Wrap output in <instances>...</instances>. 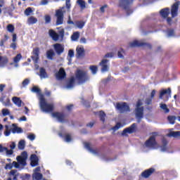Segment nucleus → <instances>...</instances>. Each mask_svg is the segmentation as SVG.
<instances>
[{
	"mask_svg": "<svg viewBox=\"0 0 180 180\" xmlns=\"http://www.w3.org/2000/svg\"><path fill=\"white\" fill-rule=\"evenodd\" d=\"M133 5V0H119V8H122L123 11L127 12V15L133 13L131 6Z\"/></svg>",
	"mask_w": 180,
	"mask_h": 180,
	"instance_id": "f257e3e1",
	"label": "nucleus"
},
{
	"mask_svg": "<svg viewBox=\"0 0 180 180\" xmlns=\"http://www.w3.org/2000/svg\"><path fill=\"white\" fill-rule=\"evenodd\" d=\"M39 106L41 110H42V112H45L46 113H50L54 110V105L47 103V101H46V98H44V97L40 98Z\"/></svg>",
	"mask_w": 180,
	"mask_h": 180,
	"instance_id": "f03ea898",
	"label": "nucleus"
},
{
	"mask_svg": "<svg viewBox=\"0 0 180 180\" xmlns=\"http://www.w3.org/2000/svg\"><path fill=\"white\" fill-rule=\"evenodd\" d=\"M75 79L79 84H84L88 81V75L82 70H77L75 73Z\"/></svg>",
	"mask_w": 180,
	"mask_h": 180,
	"instance_id": "7ed1b4c3",
	"label": "nucleus"
},
{
	"mask_svg": "<svg viewBox=\"0 0 180 180\" xmlns=\"http://www.w3.org/2000/svg\"><path fill=\"white\" fill-rule=\"evenodd\" d=\"M49 33L50 37H51V39L54 41H58V39H60V37L61 40L64 39V36L65 34V31L64 30V29H62V30L58 31L59 34H58L56 32V31H54V30H49Z\"/></svg>",
	"mask_w": 180,
	"mask_h": 180,
	"instance_id": "20e7f679",
	"label": "nucleus"
},
{
	"mask_svg": "<svg viewBox=\"0 0 180 180\" xmlns=\"http://www.w3.org/2000/svg\"><path fill=\"white\" fill-rule=\"evenodd\" d=\"M63 9H64V7L56 11L55 16L56 17V26L64 23V12L63 11Z\"/></svg>",
	"mask_w": 180,
	"mask_h": 180,
	"instance_id": "39448f33",
	"label": "nucleus"
},
{
	"mask_svg": "<svg viewBox=\"0 0 180 180\" xmlns=\"http://www.w3.org/2000/svg\"><path fill=\"white\" fill-rule=\"evenodd\" d=\"M115 109L119 110L120 113H124L125 112H130V106L127 105V103H117L115 105Z\"/></svg>",
	"mask_w": 180,
	"mask_h": 180,
	"instance_id": "423d86ee",
	"label": "nucleus"
},
{
	"mask_svg": "<svg viewBox=\"0 0 180 180\" xmlns=\"http://www.w3.org/2000/svg\"><path fill=\"white\" fill-rule=\"evenodd\" d=\"M129 47H146V49H149L150 50L153 49L151 44L140 42L137 40H134V41L129 43Z\"/></svg>",
	"mask_w": 180,
	"mask_h": 180,
	"instance_id": "0eeeda50",
	"label": "nucleus"
},
{
	"mask_svg": "<svg viewBox=\"0 0 180 180\" xmlns=\"http://www.w3.org/2000/svg\"><path fill=\"white\" fill-rule=\"evenodd\" d=\"M136 131H137V124L134 123L122 131V136H126L127 133H128V134H133V133H136Z\"/></svg>",
	"mask_w": 180,
	"mask_h": 180,
	"instance_id": "6e6552de",
	"label": "nucleus"
},
{
	"mask_svg": "<svg viewBox=\"0 0 180 180\" xmlns=\"http://www.w3.org/2000/svg\"><path fill=\"white\" fill-rule=\"evenodd\" d=\"M146 147L148 148H154L155 146H157V141H155V136H150L146 142H145Z\"/></svg>",
	"mask_w": 180,
	"mask_h": 180,
	"instance_id": "1a4fd4ad",
	"label": "nucleus"
},
{
	"mask_svg": "<svg viewBox=\"0 0 180 180\" xmlns=\"http://www.w3.org/2000/svg\"><path fill=\"white\" fill-rule=\"evenodd\" d=\"M178 9H179V1H176L171 8L172 18H176L178 16Z\"/></svg>",
	"mask_w": 180,
	"mask_h": 180,
	"instance_id": "9d476101",
	"label": "nucleus"
},
{
	"mask_svg": "<svg viewBox=\"0 0 180 180\" xmlns=\"http://www.w3.org/2000/svg\"><path fill=\"white\" fill-rule=\"evenodd\" d=\"M33 56L31 57L32 60L34 63H37L39 61V58H40V48L36 47L32 51Z\"/></svg>",
	"mask_w": 180,
	"mask_h": 180,
	"instance_id": "9b49d317",
	"label": "nucleus"
},
{
	"mask_svg": "<svg viewBox=\"0 0 180 180\" xmlns=\"http://www.w3.org/2000/svg\"><path fill=\"white\" fill-rule=\"evenodd\" d=\"M52 116L53 117H56L60 123L65 122V114H64V112H55L52 113Z\"/></svg>",
	"mask_w": 180,
	"mask_h": 180,
	"instance_id": "f8f14e48",
	"label": "nucleus"
},
{
	"mask_svg": "<svg viewBox=\"0 0 180 180\" xmlns=\"http://www.w3.org/2000/svg\"><path fill=\"white\" fill-rule=\"evenodd\" d=\"M155 172V169L150 167L145 171H143L141 175L142 176V178H150V176H151V175H153V174H154Z\"/></svg>",
	"mask_w": 180,
	"mask_h": 180,
	"instance_id": "ddd939ff",
	"label": "nucleus"
},
{
	"mask_svg": "<svg viewBox=\"0 0 180 180\" xmlns=\"http://www.w3.org/2000/svg\"><path fill=\"white\" fill-rule=\"evenodd\" d=\"M108 63H109V60L107 59H103L100 62L99 65L101 67L102 72H106L107 71H109V65H108Z\"/></svg>",
	"mask_w": 180,
	"mask_h": 180,
	"instance_id": "4468645a",
	"label": "nucleus"
},
{
	"mask_svg": "<svg viewBox=\"0 0 180 180\" xmlns=\"http://www.w3.org/2000/svg\"><path fill=\"white\" fill-rule=\"evenodd\" d=\"M53 49L58 56H61L64 53V46L61 44H53Z\"/></svg>",
	"mask_w": 180,
	"mask_h": 180,
	"instance_id": "2eb2a0df",
	"label": "nucleus"
},
{
	"mask_svg": "<svg viewBox=\"0 0 180 180\" xmlns=\"http://www.w3.org/2000/svg\"><path fill=\"white\" fill-rule=\"evenodd\" d=\"M135 112H136V117L139 120H141V119L144 117V107L136 108L135 109Z\"/></svg>",
	"mask_w": 180,
	"mask_h": 180,
	"instance_id": "dca6fc26",
	"label": "nucleus"
},
{
	"mask_svg": "<svg viewBox=\"0 0 180 180\" xmlns=\"http://www.w3.org/2000/svg\"><path fill=\"white\" fill-rule=\"evenodd\" d=\"M67 77V73L64 68H60L59 71L56 74V77L57 79H64Z\"/></svg>",
	"mask_w": 180,
	"mask_h": 180,
	"instance_id": "f3484780",
	"label": "nucleus"
},
{
	"mask_svg": "<svg viewBox=\"0 0 180 180\" xmlns=\"http://www.w3.org/2000/svg\"><path fill=\"white\" fill-rule=\"evenodd\" d=\"M30 160V165L32 167H37V165H39V158H37V155L36 154L31 155Z\"/></svg>",
	"mask_w": 180,
	"mask_h": 180,
	"instance_id": "a211bd4d",
	"label": "nucleus"
},
{
	"mask_svg": "<svg viewBox=\"0 0 180 180\" xmlns=\"http://www.w3.org/2000/svg\"><path fill=\"white\" fill-rule=\"evenodd\" d=\"M165 95H169V96H171V88H168L167 89H162L160 91L159 98L160 99H164V96Z\"/></svg>",
	"mask_w": 180,
	"mask_h": 180,
	"instance_id": "6ab92c4d",
	"label": "nucleus"
},
{
	"mask_svg": "<svg viewBox=\"0 0 180 180\" xmlns=\"http://www.w3.org/2000/svg\"><path fill=\"white\" fill-rule=\"evenodd\" d=\"M160 13L163 19H167L169 16V8H162L160 10Z\"/></svg>",
	"mask_w": 180,
	"mask_h": 180,
	"instance_id": "aec40b11",
	"label": "nucleus"
},
{
	"mask_svg": "<svg viewBox=\"0 0 180 180\" xmlns=\"http://www.w3.org/2000/svg\"><path fill=\"white\" fill-rule=\"evenodd\" d=\"M12 126L13 128L11 129V131L13 134H15V133H18V134L20 133H23V129H22L21 127L16 126V124H13Z\"/></svg>",
	"mask_w": 180,
	"mask_h": 180,
	"instance_id": "412c9836",
	"label": "nucleus"
},
{
	"mask_svg": "<svg viewBox=\"0 0 180 180\" xmlns=\"http://www.w3.org/2000/svg\"><path fill=\"white\" fill-rule=\"evenodd\" d=\"M8 63H9L8 57L0 56V67H5Z\"/></svg>",
	"mask_w": 180,
	"mask_h": 180,
	"instance_id": "4be33fe9",
	"label": "nucleus"
},
{
	"mask_svg": "<svg viewBox=\"0 0 180 180\" xmlns=\"http://www.w3.org/2000/svg\"><path fill=\"white\" fill-rule=\"evenodd\" d=\"M84 53H85V49H84V48L80 47V48L76 49V57L77 58L82 57Z\"/></svg>",
	"mask_w": 180,
	"mask_h": 180,
	"instance_id": "5701e85b",
	"label": "nucleus"
},
{
	"mask_svg": "<svg viewBox=\"0 0 180 180\" xmlns=\"http://www.w3.org/2000/svg\"><path fill=\"white\" fill-rule=\"evenodd\" d=\"M75 84V77H72L70 78V79L68 80L67 84H66V88H73L74 85Z\"/></svg>",
	"mask_w": 180,
	"mask_h": 180,
	"instance_id": "b1692460",
	"label": "nucleus"
},
{
	"mask_svg": "<svg viewBox=\"0 0 180 180\" xmlns=\"http://www.w3.org/2000/svg\"><path fill=\"white\" fill-rule=\"evenodd\" d=\"M39 77L40 78H49V75H47V72L44 68H39Z\"/></svg>",
	"mask_w": 180,
	"mask_h": 180,
	"instance_id": "393cba45",
	"label": "nucleus"
},
{
	"mask_svg": "<svg viewBox=\"0 0 180 180\" xmlns=\"http://www.w3.org/2000/svg\"><path fill=\"white\" fill-rule=\"evenodd\" d=\"M167 137H174V139H177V137H180V131H170L167 134Z\"/></svg>",
	"mask_w": 180,
	"mask_h": 180,
	"instance_id": "a878e982",
	"label": "nucleus"
},
{
	"mask_svg": "<svg viewBox=\"0 0 180 180\" xmlns=\"http://www.w3.org/2000/svg\"><path fill=\"white\" fill-rule=\"evenodd\" d=\"M37 18H36L34 16H30L27 20V22L28 23V25H34L36 23H37Z\"/></svg>",
	"mask_w": 180,
	"mask_h": 180,
	"instance_id": "bb28decb",
	"label": "nucleus"
},
{
	"mask_svg": "<svg viewBox=\"0 0 180 180\" xmlns=\"http://www.w3.org/2000/svg\"><path fill=\"white\" fill-rule=\"evenodd\" d=\"M12 101L15 105L20 108L22 106V100L18 97H13Z\"/></svg>",
	"mask_w": 180,
	"mask_h": 180,
	"instance_id": "cd10ccee",
	"label": "nucleus"
},
{
	"mask_svg": "<svg viewBox=\"0 0 180 180\" xmlns=\"http://www.w3.org/2000/svg\"><path fill=\"white\" fill-rule=\"evenodd\" d=\"M56 56L54 51L53 49H50L46 51V57L49 60H53V58Z\"/></svg>",
	"mask_w": 180,
	"mask_h": 180,
	"instance_id": "c85d7f7f",
	"label": "nucleus"
},
{
	"mask_svg": "<svg viewBox=\"0 0 180 180\" xmlns=\"http://www.w3.org/2000/svg\"><path fill=\"white\" fill-rule=\"evenodd\" d=\"M85 21H75V25L76 26V27H78V29H83L84 26H85Z\"/></svg>",
	"mask_w": 180,
	"mask_h": 180,
	"instance_id": "c756f323",
	"label": "nucleus"
},
{
	"mask_svg": "<svg viewBox=\"0 0 180 180\" xmlns=\"http://www.w3.org/2000/svg\"><path fill=\"white\" fill-rule=\"evenodd\" d=\"M18 170L13 169L10 172V175L13 176V180H18V176H19V173H17Z\"/></svg>",
	"mask_w": 180,
	"mask_h": 180,
	"instance_id": "7c9ffc66",
	"label": "nucleus"
},
{
	"mask_svg": "<svg viewBox=\"0 0 180 180\" xmlns=\"http://www.w3.org/2000/svg\"><path fill=\"white\" fill-rule=\"evenodd\" d=\"M77 4L79 6L81 9H85L86 8V4L84 0H77Z\"/></svg>",
	"mask_w": 180,
	"mask_h": 180,
	"instance_id": "2f4dec72",
	"label": "nucleus"
},
{
	"mask_svg": "<svg viewBox=\"0 0 180 180\" xmlns=\"http://www.w3.org/2000/svg\"><path fill=\"white\" fill-rule=\"evenodd\" d=\"M33 179L34 180H41L43 179V174L41 173L35 172L33 174Z\"/></svg>",
	"mask_w": 180,
	"mask_h": 180,
	"instance_id": "473e14b6",
	"label": "nucleus"
},
{
	"mask_svg": "<svg viewBox=\"0 0 180 180\" xmlns=\"http://www.w3.org/2000/svg\"><path fill=\"white\" fill-rule=\"evenodd\" d=\"M79 39V32H75L71 36V39L72 41H77Z\"/></svg>",
	"mask_w": 180,
	"mask_h": 180,
	"instance_id": "72a5a7b5",
	"label": "nucleus"
},
{
	"mask_svg": "<svg viewBox=\"0 0 180 180\" xmlns=\"http://www.w3.org/2000/svg\"><path fill=\"white\" fill-rule=\"evenodd\" d=\"M167 120L170 124H175V120H176V117L174 115H169L167 117Z\"/></svg>",
	"mask_w": 180,
	"mask_h": 180,
	"instance_id": "f704fd0d",
	"label": "nucleus"
},
{
	"mask_svg": "<svg viewBox=\"0 0 180 180\" xmlns=\"http://www.w3.org/2000/svg\"><path fill=\"white\" fill-rule=\"evenodd\" d=\"M20 60H22V54L18 53L13 58V63L15 64H18V63H19Z\"/></svg>",
	"mask_w": 180,
	"mask_h": 180,
	"instance_id": "c9c22d12",
	"label": "nucleus"
},
{
	"mask_svg": "<svg viewBox=\"0 0 180 180\" xmlns=\"http://www.w3.org/2000/svg\"><path fill=\"white\" fill-rule=\"evenodd\" d=\"M100 120L103 122V123H105V117H106V114L103 111H100L98 114Z\"/></svg>",
	"mask_w": 180,
	"mask_h": 180,
	"instance_id": "e433bc0d",
	"label": "nucleus"
},
{
	"mask_svg": "<svg viewBox=\"0 0 180 180\" xmlns=\"http://www.w3.org/2000/svg\"><path fill=\"white\" fill-rule=\"evenodd\" d=\"M6 29L9 33H13V32H15V26H13L12 24L8 25Z\"/></svg>",
	"mask_w": 180,
	"mask_h": 180,
	"instance_id": "4c0bfd02",
	"label": "nucleus"
},
{
	"mask_svg": "<svg viewBox=\"0 0 180 180\" xmlns=\"http://www.w3.org/2000/svg\"><path fill=\"white\" fill-rule=\"evenodd\" d=\"M45 25L51 23V16L50 15H46L44 16Z\"/></svg>",
	"mask_w": 180,
	"mask_h": 180,
	"instance_id": "58836bf2",
	"label": "nucleus"
},
{
	"mask_svg": "<svg viewBox=\"0 0 180 180\" xmlns=\"http://www.w3.org/2000/svg\"><path fill=\"white\" fill-rule=\"evenodd\" d=\"M25 141L24 140H21L19 141L18 143V149L19 150H25Z\"/></svg>",
	"mask_w": 180,
	"mask_h": 180,
	"instance_id": "ea45409f",
	"label": "nucleus"
},
{
	"mask_svg": "<svg viewBox=\"0 0 180 180\" xmlns=\"http://www.w3.org/2000/svg\"><path fill=\"white\" fill-rule=\"evenodd\" d=\"M17 161L19 164H22V165H25V164H26V160L21 156L17 157Z\"/></svg>",
	"mask_w": 180,
	"mask_h": 180,
	"instance_id": "a19ab883",
	"label": "nucleus"
},
{
	"mask_svg": "<svg viewBox=\"0 0 180 180\" xmlns=\"http://www.w3.org/2000/svg\"><path fill=\"white\" fill-rule=\"evenodd\" d=\"M89 70H91L92 74L95 75L98 72V66L96 65H91L89 67Z\"/></svg>",
	"mask_w": 180,
	"mask_h": 180,
	"instance_id": "79ce46f5",
	"label": "nucleus"
},
{
	"mask_svg": "<svg viewBox=\"0 0 180 180\" xmlns=\"http://www.w3.org/2000/svg\"><path fill=\"white\" fill-rule=\"evenodd\" d=\"M160 108L165 111V113H169V108H168L167 104H160Z\"/></svg>",
	"mask_w": 180,
	"mask_h": 180,
	"instance_id": "37998d69",
	"label": "nucleus"
},
{
	"mask_svg": "<svg viewBox=\"0 0 180 180\" xmlns=\"http://www.w3.org/2000/svg\"><path fill=\"white\" fill-rule=\"evenodd\" d=\"M32 12H33V10H32V8L28 7L25 10L24 13L26 16H30V13H32Z\"/></svg>",
	"mask_w": 180,
	"mask_h": 180,
	"instance_id": "c03bdc74",
	"label": "nucleus"
},
{
	"mask_svg": "<svg viewBox=\"0 0 180 180\" xmlns=\"http://www.w3.org/2000/svg\"><path fill=\"white\" fill-rule=\"evenodd\" d=\"M1 113H2L3 116H8V115H11V112H9V110L8 108L2 109Z\"/></svg>",
	"mask_w": 180,
	"mask_h": 180,
	"instance_id": "a18cd8bd",
	"label": "nucleus"
},
{
	"mask_svg": "<svg viewBox=\"0 0 180 180\" xmlns=\"http://www.w3.org/2000/svg\"><path fill=\"white\" fill-rule=\"evenodd\" d=\"M120 127H123V125H122V123L120 122H117L115 126H114L112 127V130H114V131H116V130H119V129H120Z\"/></svg>",
	"mask_w": 180,
	"mask_h": 180,
	"instance_id": "49530a36",
	"label": "nucleus"
},
{
	"mask_svg": "<svg viewBox=\"0 0 180 180\" xmlns=\"http://www.w3.org/2000/svg\"><path fill=\"white\" fill-rule=\"evenodd\" d=\"M123 54H124V50H123V49H121L120 51H118L117 56L119 58H124Z\"/></svg>",
	"mask_w": 180,
	"mask_h": 180,
	"instance_id": "de8ad7c7",
	"label": "nucleus"
},
{
	"mask_svg": "<svg viewBox=\"0 0 180 180\" xmlns=\"http://www.w3.org/2000/svg\"><path fill=\"white\" fill-rule=\"evenodd\" d=\"M3 105L4 106H11V99L9 98V97L6 98V101L3 103Z\"/></svg>",
	"mask_w": 180,
	"mask_h": 180,
	"instance_id": "09e8293b",
	"label": "nucleus"
},
{
	"mask_svg": "<svg viewBox=\"0 0 180 180\" xmlns=\"http://www.w3.org/2000/svg\"><path fill=\"white\" fill-rule=\"evenodd\" d=\"M4 151H6L7 155H12L13 154V149H8V148L4 147Z\"/></svg>",
	"mask_w": 180,
	"mask_h": 180,
	"instance_id": "8fccbe9b",
	"label": "nucleus"
},
{
	"mask_svg": "<svg viewBox=\"0 0 180 180\" xmlns=\"http://www.w3.org/2000/svg\"><path fill=\"white\" fill-rule=\"evenodd\" d=\"M71 140H72V139L71 138V135L68 134L65 136V141H66L67 143H70Z\"/></svg>",
	"mask_w": 180,
	"mask_h": 180,
	"instance_id": "3c124183",
	"label": "nucleus"
},
{
	"mask_svg": "<svg viewBox=\"0 0 180 180\" xmlns=\"http://www.w3.org/2000/svg\"><path fill=\"white\" fill-rule=\"evenodd\" d=\"M30 82V80L29 79H25V80L22 81V86H27Z\"/></svg>",
	"mask_w": 180,
	"mask_h": 180,
	"instance_id": "603ef678",
	"label": "nucleus"
},
{
	"mask_svg": "<svg viewBox=\"0 0 180 180\" xmlns=\"http://www.w3.org/2000/svg\"><path fill=\"white\" fill-rule=\"evenodd\" d=\"M13 165L12 163H7L4 167V169H12Z\"/></svg>",
	"mask_w": 180,
	"mask_h": 180,
	"instance_id": "864d4df0",
	"label": "nucleus"
},
{
	"mask_svg": "<svg viewBox=\"0 0 180 180\" xmlns=\"http://www.w3.org/2000/svg\"><path fill=\"white\" fill-rule=\"evenodd\" d=\"M115 56V53H112V52H110V53H107L105 56H104V58H112V57H113Z\"/></svg>",
	"mask_w": 180,
	"mask_h": 180,
	"instance_id": "5fc2aeb1",
	"label": "nucleus"
},
{
	"mask_svg": "<svg viewBox=\"0 0 180 180\" xmlns=\"http://www.w3.org/2000/svg\"><path fill=\"white\" fill-rule=\"evenodd\" d=\"M40 89L37 86H33L32 89V92H35L36 94H40Z\"/></svg>",
	"mask_w": 180,
	"mask_h": 180,
	"instance_id": "6e6d98bb",
	"label": "nucleus"
},
{
	"mask_svg": "<svg viewBox=\"0 0 180 180\" xmlns=\"http://www.w3.org/2000/svg\"><path fill=\"white\" fill-rule=\"evenodd\" d=\"M168 144V141L165 139H163L162 140V150H167V146Z\"/></svg>",
	"mask_w": 180,
	"mask_h": 180,
	"instance_id": "4d7b16f0",
	"label": "nucleus"
},
{
	"mask_svg": "<svg viewBox=\"0 0 180 180\" xmlns=\"http://www.w3.org/2000/svg\"><path fill=\"white\" fill-rule=\"evenodd\" d=\"M20 157H22L25 160H27V152L23 151Z\"/></svg>",
	"mask_w": 180,
	"mask_h": 180,
	"instance_id": "13d9d810",
	"label": "nucleus"
},
{
	"mask_svg": "<svg viewBox=\"0 0 180 180\" xmlns=\"http://www.w3.org/2000/svg\"><path fill=\"white\" fill-rule=\"evenodd\" d=\"M65 5L67 9H71V0H66Z\"/></svg>",
	"mask_w": 180,
	"mask_h": 180,
	"instance_id": "bf43d9fd",
	"label": "nucleus"
},
{
	"mask_svg": "<svg viewBox=\"0 0 180 180\" xmlns=\"http://www.w3.org/2000/svg\"><path fill=\"white\" fill-rule=\"evenodd\" d=\"M86 148H87V150H89V151H91L94 152V150H92V148H91V144H89V143H86L84 144Z\"/></svg>",
	"mask_w": 180,
	"mask_h": 180,
	"instance_id": "052dcab7",
	"label": "nucleus"
},
{
	"mask_svg": "<svg viewBox=\"0 0 180 180\" xmlns=\"http://www.w3.org/2000/svg\"><path fill=\"white\" fill-rule=\"evenodd\" d=\"M151 103H153V98H147L146 99V105H151Z\"/></svg>",
	"mask_w": 180,
	"mask_h": 180,
	"instance_id": "680f3d73",
	"label": "nucleus"
},
{
	"mask_svg": "<svg viewBox=\"0 0 180 180\" xmlns=\"http://www.w3.org/2000/svg\"><path fill=\"white\" fill-rule=\"evenodd\" d=\"M68 57H70V58H72V57H74V50H72V49L69 50Z\"/></svg>",
	"mask_w": 180,
	"mask_h": 180,
	"instance_id": "e2e57ef3",
	"label": "nucleus"
},
{
	"mask_svg": "<svg viewBox=\"0 0 180 180\" xmlns=\"http://www.w3.org/2000/svg\"><path fill=\"white\" fill-rule=\"evenodd\" d=\"M12 165H13V167H14V168H19L20 167V165L19 164V162L16 161H13Z\"/></svg>",
	"mask_w": 180,
	"mask_h": 180,
	"instance_id": "0e129e2a",
	"label": "nucleus"
},
{
	"mask_svg": "<svg viewBox=\"0 0 180 180\" xmlns=\"http://www.w3.org/2000/svg\"><path fill=\"white\" fill-rule=\"evenodd\" d=\"M168 37H171V36H174V30H169L167 31Z\"/></svg>",
	"mask_w": 180,
	"mask_h": 180,
	"instance_id": "69168bd1",
	"label": "nucleus"
},
{
	"mask_svg": "<svg viewBox=\"0 0 180 180\" xmlns=\"http://www.w3.org/2000/svg\"><path fill=\"white\" fill-rule=\"evenodd\" d=\"M105 8H108V4H105L100 8V11L102 13H105Z\"/></svg>",
	"mask_w": 180,
	"mask_h": 180,
	"instance_id": "338daca9",
	"label": "nucleus"
},
{
	"mask_svg": "<svg viewBox=\"0 0 180 180\" xmlns=\"http://www.w3.org/2000/svg\"><path fill=\"white\" fill-rule=\"evenodd\" d=\"M11 49H13V50H16V43L13 42L10 45Z\"/></svg>",
	"mask_w": 180,
	"mask_h": 180,
	"instance_id": "774afa93",
	"label": "nucleus"
}]
</instances>
